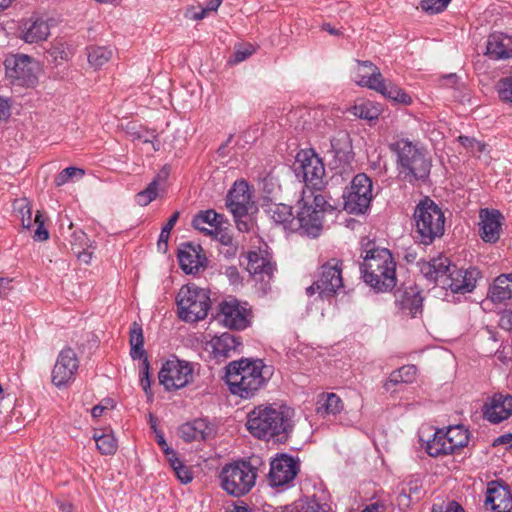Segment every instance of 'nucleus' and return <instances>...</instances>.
<instances>
[{
  "instance_id": "obj_44",
  "label": "nucleus",
  "mask_w": 512,
  "mask_h": 512,
  "mask_svg": "<svg viewBox=\"0 0 512 512\" xmlns=\"http://www.w3.org/2000/svg\"><path fill=\"white\" fill-rule=\"evenodd\" d=\"M15 216L20 220L23 228L30 229L32 226V209L26 198L16 199L13 203Z\"/></svg>"
},
{
  "instance_id": "obj_62",
  "label": "nucleus",
  "mask_w": 512,
  "mask_h": 512,
  "mask_svg": "<svg viewBox=\"0 0 512 512\" xmlns=\"http://www.w3.org/2000/svg\"><path fill=\"white\" fill-rule=\"evenodd\" d=\"M11 283L12 279L10 278H0V296L4 297L8 294V292L12 289Z\"/></svg>"
},
{
  "instance_id": "obj_40",
  "label": "nucleus",
  "mask_w": 512,
  "mask_h": 512,
  "mask_svg": "<svg viewBox=\"0 0 512 512\" xmlns=\"http://www.w3.org/2000/svg\"><path fill=\"white\" fill-rule=\"evenodd\" d=\"M349 111L357 118L367 121L377 120L381 114L379 106L368 100H362L355 103Z\"/></svg>"
},
{
  "instance_id": "obj_38",
  "label": "nucleus",
  "mask_w": 512,
  "mask_h": 512,
  "mask_svg": "<svg viewBox=\"0 0 512 512\" xmlns=\"http://www.w3.org/2000/svg\"><path fill=\"white\" fill-rule=\"evenodd\" d=\"M417 368L414 365H405L393 371L389 379L384 384L387 391L392 390L393 386L397 384H409L416 379Z\"/></svg>"
},
{
  "instance_id": "obj_58",
  "label": "nucleus",
  "mask_w": 512,
  "mask_h": 512,
  "mask_svg": "<svg viewBox=\"0 0 512 512\" xmlns=\"http://www.w3.org/2000/svg\"><path fill=\"white\" fill-rule=\"evenodd\" d=\"M140 382H141V386H142L143 390L147 393L150 388L149 362H148L147 358H145L142 363Z\"/></svg>"
},
{
  "instance_id": "obj_43",
  "label": "nucleus",
  "mask_w": 512,
  "mask_h": 512,
  "mask_svg": "<svg viewBox=\"0 0 512 512\" xmlns=\"http://www.w3.org/2000/svg\"><path fill=\"white\" fill-rule=\"evenodd\" d=\"M143 345H144V336H143L142 328L139 324L134 322L130 329V346H131L130 355L133 359H141L145 355Z\"/></svg>"
},
{
  "instance_id": "obj_1",
  "label": "nucleus",
  "mask_w": 512,
  "mask_h": 512,
  "mask_svg": "<svg viewBox=\"0 0 512 512\" xmlns=\"http://www.w3.org/2000/svg\"><path fill=\"white\" fill-rule=\"evenodd\" d=\"M293 410L287 406L260 405L248 413L246 427L256 438L285 442L293 429Z\"/></svg>"
},
{
  "instance_id": "obj_41",
  "label": "nucleus",
  "mask_w": 512,
  "mask_h": 512,
  "mask_svg": "<svg viewBox=\"0 0 512 512\" xmlns=\"http://www.w3.org/2000/svg\"><path fill=\"white\" fill-rule=\"evenodd\" d=\"M113 51L104 46H89L87 48L88 63L94 69H99L110 61Z\"/></svg>"
},
{
  "instance_id": "obj_36",
  "label": "nucleus",
  "mask_w": 512,
  "mask_h": 512,
  "mask_svg": "<svg viewBox=\"0 0 512 512\" xmlns=\"http://www.w3.org/2000/svg\"><path fill=\"white\" fill-rule=\"evenodd\" d=\"M271 218L285 229L296 231V217L293 216L292 207L286 204H274L270 207Z\"/></svg>"
},
{
  "instance_id": "obj_37",
  "label": "nucleus",
  "mask_w": 512,
  "mask_h": 512,
  "mask_svg": "<svg viewBox=\"0 0 512 512\" xmlns=\"http://www.w3.org/2000/svg\"><path fill=\"white\" fill-rule=\"evenodd\" d=\"M443 436L453 453L465 447L469 441L468 430L462 425L450 426L446 431L443 430Z\"/></svg>"
},
{
  "instance_id": "obj_28",
  "label": "nucleus",
  "mask_w": 512,
  "mask_h": 512,
  "mask_svg": "<svg viewBox=\"0 0 512 512\" xmlns=\"http://www.w3.org/2000/svg\"><path fill=\"white\" fill-rule=\"evenodd\" d=\"M382 74L379 69L370 61H357V69L354 73V81L362 86L373 90V86L381 80Z\"/></svg>"
},
{
  "instance_id": "obj_23",
  "label": "nucleus",
  "mask_w": 512,
  "mask_h": 512,
  "mask_svg": "<svg viewBox=\"0 0 512 512\" xmlns=\"http://www.w3.org/2000/svg\"><path fill=\"white\" fill-rule=\"evenodd\" d=\"M331 150L333 155L335 168H342L345 170L353 160L352 145L349 135L344 131H339L330 140Z\"/></svg>"
},
{
  "instance_id": "obj_3",
  "label": "nucleus",
  "mask_w": 512,
  "mask_h": 512,
  "mask_svg": "<svg viewBox=\"0 0 512 512\" xmlns=\"http://www.w3.org/2000/svg\"><path fill=\"white\" fill-rule=\"evenodd\" d=\"M365 283L378 292H386L396 285V263L386 248L366 250L361 265Z\"/></svg>"
},
{
  "instance_id": "obj_13",
  "label": "nucleus",
  "mask_w": 512,
  "mask_h": 512,
  "mask_svg": "<svg viewBox=\"0 0 512 512\" xmlns=\"http://www.w3.org/2000/svg\"><path fill=\"white\" fill-rule=\"evenodd\" d=\"M193 368L190 363L181 360H169L159 372V382L167 390L180 389L192 381Z\"/></svg>"
},
{
  "instance_id": "obj_34",
  "label": "nucleus",
  "mask_w": 512,
  "mask_h": 512,
  "mask_svg": "<svg viewBox=\"0 0 512 512\" xmlns=\"http://www.w3.org/2000/svg\"><path fill=\"white\" fill-rule=\"evenodd\" d=\"M373 90L396 103L409 105L412 102L411 97L403 89L391 82L385 81L383 77L376 86H373Z\"/></svg>"
},
{
  "instance_id": "obj_32",
  "label": "nucleus",
  "mask_w": 512,
  "mask_h": 512,
  "mask_svg": "<svg viewBox=\"0 0 512 512\" xmlns=\"http://www.w3.org/2000/svg\"><path fill=\"white\" fill-rule=\"evenodd\" d=\"M485 504L500 505L502 512H511L512 494L507 486L489 485L486 492Z\"/></svg>"
},
{
  "instance_id": "obj_35",
  "label": "nucleus",
  "mask_w": 512,
  "mask_h": 512,
  "mask_svg": "<svg viewBox=\"0 0 512 512\" xmlns=\"http://www.w3.org/2000/svg\"><path fill=\"white\" fill-rule=\"evenodd\" d=\"M207 429L208 425L205 420L196 419L183 424L179 428V435L186 442L204 440L207 435Z\"/></svg>"
},
{
  "instance_id": "obj_5",
  "label": "nucleus",
  "mask_w": 512,
  "mask_h": 512,
  "mask_svg": "<svg viewBox=\"0 0 512 512\" xmlns=\"http://www.w3.org/2000/svg\"><path fill=\"white\" fill-rule=\"evenodd\" d=\"M261 465L258 456L225 464L219 474L222 489L235 497L248 494L255 486Z\"/></svg>"
},
{
  "instance_id": "obj_56",
  "label": "nucleus",
  "mask_w": 512,
  "mask_h": 512,
  "mask_svg": "<svg viewBox=\"0 0 512 512\" xmlns=\"http://www.w3.org/2000/svg\"><path fill=\"white\" fill-rule=\"evenodd\" d=\"M157 197L156 192L146 187V189L140 191L136 195V201L141 206L149 205Z\"/></svg>"
},
{
  "instance_id": "obj_22",
  "label": "nucleus",
  "mask_w": 512,
  "mask_h": 512,
  "mask_svg": "<svg viewBox=\"0 0 512 512\" xmlns=\"http://www.w3.org/2000/svg\"><path fill=\"white\" fill-rule=\"evenodd\" d=\"M484 418L491 423H500L512 415V396L496 394L483 407Z\"/></svg>"
},
{
  "instance_id": "obj_45",
  "label": "nucleus",
  "mask_w": 512,
  "mask_h": 512,
  "mask_svg": "<svg viewBox=\"0 0 512 512\" xmlns=\"http://www.w3.org/2000/svg\"><path fill=\"white\" fill-rule=\"evenodd\" d=\"M93 439L96 442L97 449L102 455H113L116 453L118 444L111 432L102 434L95 433Z\"/></svg>"
},
{
  "instance_id": "obj_24",
  "label": "nucleus",
  "mask_w": 512,
  "mask_h": 512,
  "mask_svg": "<svg viewBox=\"0 0 512 512\" xmlns=\"http://www.w3.org/2000/svg\"><path fill=\"white\" fill-rule=\"evenodd\" d=\"M395 302L406 315L416 317L422 312L423 298L416 287L398 289L395 292Z\"/></svg>"
},
{
  "instance_id": "obj_55",
  "label": "nucleus",
  "mask_w": 512,
  "mask_h": 512,
  "mask_svg": "<svg viewBox=\"0 0 512 512\" xmlns=\"http://www.w3.org/2000/svg\"><path fill=\"white\" fill-rule=\"evenodd\" d=\"M34 223L37 226L34 234V239L37 241H46L49 238V232L44 227V219L40 211H37Z\"/></svg>"
},
{
  "instance_id": "obj_64",
  "label": "nucleus",
  "mask_w": 512,
  "mask_h": 512,
  "mask_svg": "<svg viewBox=\"0 0 512 512\" xmlns=\"http://www.w3.org/2000/svg\"><path fill=\"white\" fill-rule=\"evenodd\" d=\"M221 4L222 0H209L203 8L209 14L210 12H216Z\"/></svg>"
},
{
  "instance_id": "obj_6",
  "label": "nucleus",
  "mask_w": 512,
  "mask_h": 512,
  "mask_svg": "<svg viewBox=\"0 0 512 512\" xmlns=\"http://www.w3.org/2000/svg\"><path fill=\"white\" fill-rule=\"evenodd\" d=\"M299 211L296 217V231L317 237L323 227L324 214L334 208L325 197L311 189H304L298 201Z\"/></svg>"
},
{
  "instance_id": "obj_29",
  "label": "nucleus",
  "mask_w": 512,
  "mask_h": 512,
  "mask_svg": "<svg viewBox=\"0 0 512 512\" xmlns=\"http://www.w3.org/2000/svg\"><path fill=\"white\" fill-rule=\"evenodd\" d=\"M223 215L214 210H206L198 213L192 221L193 227L205 235H212L223 225Z\"/></svg>"
},
{
  "instance_id": "obj_2",
  "label": "nucleus",
  "mask_w": 512,
  "mask_h": 512,
  "mask_svg": "<svg viewBox=\"0 0 512 512\" xmlns=\"http://www.w3.org/2000/svg\"><path fill=\"white\" fill-rule=\"evenodd\" d=\"M271 374V367L262 360L241 359L229 363L225 378L233 395L247 399L264 385Z\"/></svg>"
},
{
  "instance_id": "obj_14",
  "label": "nucleus",
  "mask_w": 512,
  "mask_h": 512,
  "mask_svg": "<svg viewBox=\"0 0 512 512\" xmlns=\"http://www.w3.org/2000/svg\"><path fill=\"white\" fill-rule=\"evenodd\" d=\"M7 75L20 85L33 86L37 82V63L28 55H13L4 62Z\"/></svg>"
},
{
  "instance_id": "obj_21",
  "label": "nucleus",
  "mask_w": 512,
  "mask_h": 512,
  "mask_svg": "<svg viewBox=\"0 0 512 512\" xmlns=\"http://www.w3.org/2000/svg\"><path fill=\"white\" fill-rule=\"evenodd\" d=\"M72 229L73 223L71 221L68 222L66 229H64L62 223L61 235L69 240L72 250L77 257L84 263L88 264L93 254V252L89 250L91 248L90 240L83 230L79 229L73 231Z\"/></svg>"
},
{
  "instance_id": "obj_4",
  "label": "nucleus",
  "mask_w": 512,
  "mask_h": 512,
  "mask_svg": "<svg viewBox=\"0 0 512 512\" xmlns=\"http://www.w3.org/2000/svg\"><path fill=\"white\" fill-rule=\"evenodd\" d=\"M397 155V169L403 180L412 183L428 178L432 167L426 151L408 139H400L391 146Z\"/></svg>"
},
{
  "instance_id": "obj_9",
  "label": "nucleus",
  "mask_w": 512,
  "mask_h": 512,
  "mask_svg": "<svg viewBox=\"0 0 512 512\" xmlns=\"http://www.w3.org/2000/svg\"><path fill=\"white\" fill-rule=\"evenodd\" d=\"M342 261L331 259L319 268L317 279L306 288V294L318 293L321 298H331L344 287L342 278Z\"/></svg>"
},
{
  "instance_id": "obj_59",
  "label": "nucleus",
  "mask_w": 512,
  "mask_h": 512,
  "mask_svg": "<svg viewBox=\"0 0 512 512\" xmlns=\"http://www.w3.org/2000/svg\"><path fill=\"white\" fill-rule=\"evenodd\" d=\"M499 326L506 331L512 330V311L511 310H504L500 313Z\"/></svg>"
},
{
  "instance_id": "obj_15",
  "label": "nucleus",
  "mask_w": 512,
  "mask_h": 512,
  "mask_svg": "<svg viewBox=\"0 0 512 512\" xmlns=\"http://www.w3.org/2000/svg\"><path fill=\"white\" fill-rule=\"evenodd\" d=\"M479 274L477 269H458L450 264L449 271L440 280L439 286L450 289L453 293H469L475 288Z\"/></svg>"
},
{
  "instance_id": "obj_11",
  "label": "nucleus",
  "mask_w": 512,
  "mask_h": 512,
  "mask_svg": "<svg viewBox=\"0 0 512 512\" xmlns=\"http://www.w3.org/2000/svg\"><path fill=\"white\" fill-rule=\"evenodd\" d=\"M295 171L297 176H302L306 189L317 192L324 186V164L312 150L298 152Z\"/></svg>"
},
{
  "instance_id": "obj_8",
  "label": "nucleus",
  "mask_w": 512,
  "mask_h": 512,
  "mask_svg": "<svg viewBox=\"0 0 512 512\" xmlns=\"http://www.w3.org/2000/svg\"><path fill=\"white\" fill-rule=\"evenodd\" d=\"M176 303L178 315L183 321L197 322L207 316L210 297L206 289L195 284H188L179 290Z\"/></svg>"
},
{
  "instance_id": "obj_19",
  "label": "nucleus",
  "mask_w": 512,
  "mask_h": 512,
  "mask_svg": "<svg viewBox=\"0 0 512 512\" xmlns=\"http://www.w3.org/2000/svg\"><path fill=\"white\" fill-rule=\"evenodd\" d=\"M479 234L487 243H495L500 238L503 216L498 210L481 209L479 213Z\"/></svg>"
},
{
  "instance_id": "obj_52",
  "label": "nucleus",
  "mask_w": 512,
  "mask_h": 512,
  "mask_svg": "<svg viewBox=\"0 0 512 512\" xmlns=\"http://www.w3.org/2000/svg\"><path fill=\"white\" fill-rule=\"evenodd\" d=\"M422 484L419 479L409 480L402 488L401 496L409 499H419L421 494Z\"/></svg>"
},
{
  "instance_id": "obj_20",
  "label": "nucleus",
  "mask_w": 512,
  "mask_h": 512,
  "mask_svg": "<svg viewBox=\"0 0 512 512\" xmlns=\"http://www.w3.org/2000/svg\"><path fill=\"white\" fill-rule=\"evenodd\" d=\"M49 35L48 22L38 16L23 20L19 26V37L29 44L45 41Z\"/></svg>"
},
{
  "instance_id": "obj_63",
  "label": "nucleus",
  "mask_w": 512,
  "mask_h": 512,
  "mask_svg": "<svg viewBox=\"0 0 512 512\" xmlns=\"http://www.w3.org/2000/svg\"><path fill=\"white\" fill-rule=\"evenodd\" d=\"M179 215H180V213L178 211L174 212L171 215V217L168 219L167 223L163 227L165 233L167 231L171 232V230L173 229V227L175 226L176 222L179 219Z\"/></svg>"
},
{
  "instance_id": "obj_27",
  "label": "nucleus",
  "mask_w": 512,
  "mask_h": 512,
  "mask_svg": "<svg viewBox=\"0 0 512 512\" xmlns=\"http://www.w3.org/2000/svg\"><path fill=\"white\" fill-rule=\"evenodd\" d=\"M212 353L215 358L231 357L241 346L240 337L231 333H223L210 341Z\"/></svg>"
},
{
  "instance_id": "obj_12",
  "label": "nucleus",
  "mask_w": 512,
  "mask_h": 512,
  "mask_svg": "<svg viewBox=\"0 0 512 512\" xmlns=\"http://www.w3.org/2000/svg\"><path fill=\"white\" fill-rule=\"evenodd\" d=\"M218 317L224 326L243 330L251 323L252 311L247 303L229 297L220 303Z\"/></svg>"
},
{
  "instance_id": "obj_39",
  "label": "nucleus",
  "mask_w": 512,
  "mask_h": 512,
  "mask_svg": "<svg viewBox=\"0 0 512 512\" xmlns=\"http://www.w3.org/2000/svg\"><path fill=\"white\" fill-rule=\"evenodd\" d=\"M343 409L341 398L335 393H323L317 401V413L335 415Z\"/></svg>"
},
{
  "instance_id": "obj_49",
  "label": "nucleus",
  "mask_w": 512,
  "mask_h": 512,
  "mask_svg": "<svg viewBox=\"0 0 512 512\" xmlns=\"http://www.w3.org/2000/svg\"><path fill=\"white\" fill-rule=\"evenodd\" d=\"M460 144L474 156H480L486 149V144L474 138L467 136H460L458 138Z\"/></svg>"
},
{
  "instance_id": "obj_42",
  "label": "nucleus",
  "mask_w": 512,
  "mask_h": 512,
  "mask_svg": "<svg viewBox=\"0 0 512 512\" xmlns=\"http://www.w3.org/2000/svg\"><path fill=\"white\" fill-rule=\"evenodd\" d=\"M448 446L449 445L443 436V430H437L434 433L433 439L427 442L426 451L432 457L453 454Z\"/></svg>"
},
{
  "instance_id": "obj_18",
  "label": "nucleus",
  "mask_w": 512,
  "mask_h": 512,
  "mask_svg": "<svg viewBox=\"0 0 512 512\" xmlns=\"http://www.w3.org/2000/svg\"><path fill=\"white\" fill-rule=\"evenodd\" d=\"M226 206L236 219L248 214L254 203L247 182L242 180L234 183L227 195Z\"/></svg>"
},
{
  "instance_id": "obj_31",
  "label": "nucleus",
  "mask_w": 512,
  "mask_h": 512,
  "mask_svg": "<svg viewBox=\"0 0 512 512\" xmlns=\"http://www.w3.org/2000/svg\"><path fill=\"white\" fill-rule=\"evenodd\" d=\"M247 270L253 275H260L261 280L266 276L270 279L275 270L274 264L261 251H251L248 253Z\"/></svg>"
},
{
  "instance_id": "obj_60",
  "label": "nucleus",
  "mask_w": 512,
  "mask_h": 512,
  "mask_svg": "<svg viewBox=\"0 0 512 512\" xmlns=\"http://www.w3.org/2000/svg\"><path fill=\"white\" fill-rule=\"evenodd\" d=\"M211 236L218 239L223 245H226V246L232 245V242H233L232 236L223 229V225H221L220 228L217 229V232L213 233Z\"/></svg>"
},
{
  "instance_id": "obj_33",
  "label": "nucleus",
  "mask_w": 512,
  "mask_h": 512,
  "mask_svg": "<svg viewBox=\"0 0 512 512\" xmlns=\"http://www.w3.org/2000/svg\"><path fill=\"white\" fill-rule=\"evenodd\" d=\"M488 297L494 303H501L512 298V273L498 276L489 288Z\"/></svg>"
},
{
  "instance_id": "obj_17",
  "label": "nucleus",
  "mask_w": 512,
  "mask_h": 512,
  "mask_svg": "<svg viewBox=\"0 0 512 512\" xmlns=\"http://www.w3.org/2000/svg\"><path fill=\"white\" fill-rule=\"evenodd\" d=\"M299 470L298 459L280 454L270 462L269 482L272 486H284L294 480Z\"/></svg>"
},
{
  "instance_id": "obj_25",
  "label": "nucleus",
  "mask_w": 512,
  "mask_h": 512,
  "mask_svg": "<svg viewBox=\"0 0 512 512\" xmlns=\"http://www.w3.org/2000/svg\"><path fill=\"white\" fill-rule=\"evenodd\" d=\"M202 248L192 243H184L178 251V260L182 270L187 273L198 272L203 266L205 256L201 254Z\"/></svg>"
},
{
  "instance_id": "obj_47",
  "label": "nucleus",
  "mask_w": 512,
  "mask_h": 512,
  "mask_svg": "<svg viewBox=\"0 0 512 512\" xmlns=\"http://www.w3.org/2000/svg\"><path fill=\"white\" fill-rule=\"evenodd\" d=\"M85 172L83 169L76 167H67L63 169L54 179L57 187L63 186L64 184L72 181L74 178H82Z\"/></svg>"
},
{
  "instance_id": "obj_26",
  "label": "nucleus",
  "mask_w": 512,
  "mask_h": 512,
  "mask_svg": "<svg viewBox=\"0 0 512 512\" xmlns=\"http://www.w3.org/2000/svg\"><path fill=\"white\" fill-rule=\"evenodd\" d=\"M485 54L493 60L512 58V37L494 33L488 37Z\"/></svg>"
},
{
  "instance_id": "obj_57",
  "label": "nucleus",
  "mask_w": 512,
  "mask_h": 512,
  "mask_svg": "<svg viewBox=\"0 0 512 512\" xmlns=\"http://www.w3.org/2000/svg\"><path fill=\"white\" fill-rule=\"evenodd\" d=\"M208 14L203 8V5L199 4L198 6H191L187 8L185 12V17L190 20H202L204 19Z\"/></svg>"
},
{
  "instance_id": "obj_46",
  "label": "nucleus",
  "mask_w": 512,
  "mask_h": 512,
  "mask_svg": "<svg viewBox=\"0 0 512 512\" xmlns=\"http://www.w3.org/2000/svg\"><path fill=\"white\" fill-rule=\"evenodd\" d=\"M47 53L55 62L68 61L72 56L70 47L62 42L54 43Z\"/></svg>"
},
{
  "instance_id": "obj_51",
  "label": "nucleus",
  "mask_w": 512,
  "mask_h": 512,
  "mask_svg": "<svg viewBox=\"0 0 512 512\" xmlns=\"http://www.w3.org/2000/svg\"><path fill=\"white\" fill-rule=\"evenodd\" d=\"M170 174V169L164 166L154 177V179L148 184L147 188L152 189L158 196L160 191L165 189L166 182Z\"/></svg>"
},
{
  "instance_id": "obj_7",
  "label": "nucleus",
  "mask_w": 512,
  "mask_h": 512,
  "mask_svg": "<svg viewBox=\"0 0 512 512\" xmlns=\"http://www.w3.org/2000/svg\"><path fill=\"white\" fill-rule=\"evenodd\" d=\"M413 220L416 238L425 245L431 244L444 234L445 217L441 208L425 197L416 205Z\"/></svg>"
},
{
  "instance_id": "obj_54",
  "label": "nucleus",
  "mask_w": 512,
  "mask_h": 512,
  "mask_svg": "<svg viewBox=\"0 0 512 512\" xmlns=\"http://www.w3.org/2000/svg\"><path fill=\"white\" fill-rule=\"evenodd\" d=\"M451 0H422L420 6L423 11L436 14L443 11Z\"/></svg>"
},
{
  "instance_id": "obj_53",
  "label": "nucleus",
  "mask_w": 512,
  "mask_h": 512,
  "mask_svg": "<svg viewBox=\"0 0 512 512\" xmlns=\"http://www.w3.org/2000/svg\"><path fill=\"white\" fill-rule=\"evenodd\" d=\"M497 91L502 101L512 103V76L501 79L498 82Z\"/></svg>"
},
{
  "instance_id": "obj_10",
  "label": "nucleus",
  "mask_w": 512,
  "mask_h": 512,
  "mask_svg": "<svg viewBox=\"0 0 512 512\" xmlns=\"http://www.w3.org/2000/svg\"><path fill=\"white\" fill-rule=\"evenodd\" d=\"M372 180L364 173L357 174L343 195L344 209L350 214H363L373 198Z\"/></svg>"
},
{
  "instance_id": "obj_50",
  "label": "nucleus",
  "mask_w": 512,
  "mask_h": 512,
  "mask_svg": "<svg viewBox=\"0 0 512 512\" xmlns=\"http://www.w3.org/2000/svg\"><path fill=\"white\" fill-rule=\"evenodd\" d=\"M330 506L327 503H320L316 498H311L296 506L295 512H328Z\"/></svg>"
},
{
  "instance_id": "obj_61",
  "label": "nucleus",
  "mask_w": 512,
  "mask_h": 512,
  "mask_svg": "<svg viewBox=\"0 0 512 512\" xmlns=\"http://www.w3.org/2000/svg\"><path fill=\"white\" fill-rule=\"evenodd\" d=\"M156 441L162 451L167 456V459L169 460L170 457H174L176 453L168 446L163 434L161 432L156 431Z\"/></svg>"
},
{
  "instance_id": "obj_30",
  "label": "nucleus",
  "mask_w": 512,
  "mask_h": 512,
  "mask_svg": "<svg viewBox=\"0 0 512 512\" xmlns=\"http://www.w3.org/2000/svg\"><path fill=\"white\" fill-rule=\"evenodd\" d=\"M421 273L429 280L440 284V280L449 271L450 261L448 258L439 256L430 261H421L418 263Z\"/></svg>"
},
{
  "instance_id": "obj_16",
  "label": "nucleus",
  "mask_w": 512,
  "mask_h": 512,
  "mask_svg": "<svg viewBox=\"0 0 512 512\" xmlns=\"http://www.w3.org/2000/svg\"><path fill=\"white\" fill-rule=\"evenodd\" d=\"M79 368V360L72 348L60 351L52 370V383L58 388L66 386L74 381Z\"/></svg>"
},
{
  "instance_id": "obj_48",
  "label": "nucleus",
  "mask_w": 512,
  "mask_h": 512,
  "mask_svg": "<svg viewBox=\"0 0 512 512\" xmlns=\"http://www.w3.org/2000/svg\"><path fill=\"white\" fill-rule=\"evenodd\" d=\"M168 461L173 468L177 478L182 483L187 484L192 481V474L190 470L181 463L176 455L174 457H170Z\"/></svg>"
}]
</instances>
